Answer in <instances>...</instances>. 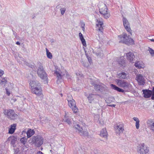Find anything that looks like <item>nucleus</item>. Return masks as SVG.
Returning <instances> with one entry per match:
<instances>
[{"label":"nucleus","mask_w":154,"mask_h":154,"mask_svg":"<svg viewBox=\"0 0 154 154\" xmlns=\"http://www.w3.org/2000/svg\"><path fill=\"white\" fill-rule=\"evenodd\" d=\"M74 128L77 130L80 133V135H83L84 136H88V133L87 131L82 132V128L80 127V126L78 124H77L75 125H74Z\"/></svg>","instance_id":"nucleus-13"},{"label":"nucleus","mask_w":154,"mask_h":154,"mask_svg":"<svg viewBox=\"0 0 154 154\" xmlns=\"http://www.w3.org/2000/svg\"><path fill=\"white\" fill-rule=\"evenodd\" d=\"M4 71L0 69V77L2 76L4 74Z\"/></svg>","instance_id":"nucleus-45"},{"label":"nucleus","mask_w":154,"mask_h":154,"mask_svg":"<svg viewBox=\"0 0 154 154\" xmlns=\"http://www.w3.org/2000/svg\"><path fill=\"white\" fill-rule=\"evenodd\" d=\"M127 59L130 61H132L135 57L134 54L131 52H129L126 54Z\"/></svg>","instance_id":"nucleus-20"},{"label":"nucleus","mask_w":154,"mask_h":154,"mask_svg":"<svg viewBox=\"0 0 154 154\" xmlns=\"http://www.w3.org/2000/svg\"><path fill=\"white\" fill-rule=\"evenodd\" d=\"M152 91V94L151 97V99L152 100H154V86L153 87Z\"/></svg>","instance_id":"nucleus-39"},{"label":"nucleus","mask_w":154,"mask_h":154,"mask_svg":"<svg viewBox=\"0 0 154 154\" xmlns=\"http://www.w3.org/2000/svg\"><path fill=\"white\" fill-rule=\"evenodd\" d=\"M76 74L77 75H79V76L81 77L83 75L80 72H77L76 73Z\"/></svg>","instance_id":"nucleus-46"},{"label":"nucleus","mask_w":154,"mask_h":154,"mask_svg":"<svg viewBox=\"0 0 154 154\" xmlns=\"http://www.w3.org/2000/svg\"><path fill=\"white\" fill-rule=\"evenodd\" d=\"M4 114L8 117L11 119L14 120L16 119L17 115L15 113L14 110L12 109H5L4 110Z\"/></svg>","instance_id":"nucleus-5"},{"label":"nucleus","mask_w":154,"mask_h":154,"mask_svg":"<svg viewBox=\"0 0 154 154\" xmlns=\"http://www.w3.org/2000/svg\"><path fill=\"white\" fill-rule=\"evenodd\" d=\"M50 151L51 152H52V150H50Z\"/></svg>","instance_id":"nucleus-55"},{"label":"nucleus","mask_w":154,"mask_h":154,"mask_svg":"<svg viewBox=\"0 0 154 154\" xmlns=\"http://www.w3.org/2000/svg\"><path fill=\"white\" fill-rule=\"evenodd\" d=\"M26 132L25 131H23L22 133V134H26Z\"/></svg>","instance_id":"nucleus-54"},{"label":"nucleus","mask_w":154,"mask_h":154,"mask_svg":"<svg viewBox=\"0 0 154 154\" xmlns=\"http://www.w3.org/2000/svg\"><path fill=\"white\" fill-rule=\"evenodd\" d=\"M29 67L32 68L33 70H35V69H34V66H33L30 65L29 64Z\"/></svg>","instance_id":"nucleus-48"},{"label":"nucleus","mask_w":154,"mask_h":154,"mask_svg":"<svg viewBox=\"0 0 154 154\" xmlns=\"http://www.w3.org/2000/svg\"><path fill=\"white\" fill-rule=\"evenodd\" d=\"M119 42L128 44L130 41L129 38L127 35L125 33H123L122 35L119 36Z\"/></svg>","instance_id":"nucleus-7"},{"label":"nucleus","mask_w":154,"mask_h":154,"mask_svg":"<svg viewBox=\"0 0 154 154\" xmlns=\"http://www.w3.org/2000/svg\"><path fill=\"white\" fill-rule=\"evenodd\" d=\"M54 73L56 74L57 76V82L58 83V81L62 79V75L60 72H58L57 70H56L54 72Z\"/></svg>","instance_id":"nucleus-29"},{"label":"nucleus","mask_w":154,"mask_h":154,"mask_svg":"<svg viewBox=\"0 0 154 154\" xmlns=\"http://www.w3.org/2000/svg\"><path fill=\"white\" fill-rule=\"evenodd\" d=\"M150 40L151 42H154V39H150Z\"/></svg>","instance_id":"nucleus-53"},{"label":"nucleus","mask_w":154,"mask_h":154,"mask_svg":"<svg viewBox=\"0 0 154 154\" xmlns=\"http://www.w3.org/2000/svg\"><path fill=\"white\" fill-rule=\"evenodd\" d=\"M63 120L65 122H66L69 125H70L71 124L70 119L68 117V116L66 115V114L65 115Z\"/></svg>","instance_id":"nucleus-31"},{"label":"nucleus","mask_w":154,"mask_h":154,"mask_svg":"<svg viewBox=\"0 0 154 154\" xmlns=\"http://www.w3.org/2000/svg\"><path fill=\"white\" fill-rule=\"evenodd\" d=\"M148 51H149L151 55L152 56H154V50L151 48H149Z\"/></svg>","instance_id":"nucleus-36"},{"label":"nucleus","mask_w":154,"mask_h":154,"mask_svg":"<svg viewBox=\"0 0 154 154\" xmlns=\"http://www.w3.org/2000/svg\"><path fill=\"white\" fill-rule=\"evenodd\" d=\"M96 91H102L104 89V87L102 85H99L97 84H94L93 85Z\"/></svg>","instance_id":"nucleus-17"},{"label":"nucleus","mask_w":154,"mask_h":154,"mask_svg":"<svg viewBox=\"0 0 154 154\" xmlns=\"http://www.w3.org/2000/svg\"><path fill=\"white\" fill-rule=\"evenodd\" d=\"M68 103L69 106L72 109L73 112L74 113L77 112L78 109L76 106L75 100H72V101H69Z\"/></svg>","instance_id":"nucleus-12"},{"label":"nucleus","mask_w":154,"mask_h":154,"mask_svg":"<svg viewBox=\"0 0 154 154\" xmlns=\"http://www.w3.org/2000/svg\"><path fill=\"white\" fill-rule=\"evenodd\" d=\"M6 93L8 96H9L10 94V92L8 89L6 88Z\"/></svg>","instance_id":"nucleus-43"},{"label":"nucleus","mask_w":154,"mask_h":154,"mask_svg":"<svg viewBox=\"0 0 154 154\" xmlns=\"http://www.w3.org/2000/svg\"><path fill=\"white\" fill-rule=\"evenodd\" d=\"M35 133V131L31 129H29L26 134L27 138H29L32 137Z\"/></svg>","instance_id":"nucleus-24"},{"label":"nucleus","mask_w":154,"mask_h":154,"mask_svg":"<svg viewBox=\"0 0 154 154\" xmlns=\"http://www.w3.org/2000/svg\"><path fill=\"white\" fill-rule=\"evenodd\" d=\"M37 74L38 76L42 79L46 80L47 79V74L44 70L43 66L40 65L38 67L37 71Z\"/></svg>","instance_id":"nucleus-4"},{"label":"nucleus","mask_w":154,"mask_h":154,"mask_svg":"<svg viewBox=\"0 0 154 154\" xmlns=\"http://www.w3.org/2000/svg\"><path fill=\"white\" fill-rule=\"evenodd\" d=\"M111 86L113 89L119 92H123L124 91L123 90L121 89L113 84H111Z\"/></svg>","instance_id":"nucleus-26"},{"label":"nucleus","mask_w":154,"mask_h":154,"mask_svg":"<svg viewBox=\"0 0 154 154\" xmlns=\"http://www.w3.org/2000/svg\"><path fill=\"white\" fill-rule=\"evenodd\" d=\"M118 75L119 78L122 79H127L128 76V74L124 72L118 73Z\"/></svg>","instance_id":"nucleus-21"},{"label":"nucleus","mask_w":154,"mask_h":154,"mask_svg":"<svg viewBox=\"0 0 154 154\" xmlns=\"http://www.w3.org/2000/svg\"><path fill=\"white\" fill-rule=\"evenodd\" d=\"M79 37L80 38V39L82 42V43L83 45L84 46H86V43L85 41V40L84 38L83 37V35L80 32L79 34Z\"/></svg>","instance_id":"nucleus-27"},{"label":"nucleus","mask_w":154,"mask_h":154,"mask_svg":"<svg viewBox=\"0 0 154 154\" xmlns=\"http://www.w3.org/2000/svg\"><path fill=\"white\" fill-rule=\"evenodd\" d=\"M85 25V24L84 23H83L82 24V30L83 31L85 30V28H84Z\"/></svg>","instance_id":"nucleus-47"},{"label":"nucleus","mask_w":154,"mask_h":154,"mask_svg":"<svg viewBox=\"0 0 154 154\" xmlns=\"http://www.w3.org/2000/svg\"><path fill=\"white\" fill-rule=\"evenodd\" d=\"M9 140H11V143L14 145L17 140V139L14 137H11L9 138Z\"/></svg>","instance_id":"nucleus-33"},{"label":"nucleus","mask_w":154,"mask_h":154,"mask_svg":"<svg viewBox=\"0 0 154 154\" xmlns=\"http://www.w3.org/2000/svg\"><path fill=\"white\" fill-rule=\"evenodd\" d=\"M122 21L125 29L128 32H129L131 34V30L130 27V23H129L128 20L126 18L123 17Z\"/></svg>","instance_id":"nucleus-10"},{"label":"nucleus","mask_w":154,"mask_h":154,"mask_svg":"<svg viewBox=\"0 0 154 154\" xmlns=\"http://www.w3.org/2000/svg\"><path fill=\"white\" fill-rule=\"evenodd\" d=\"M27 139L25 137H22L20 139V141L21 143L23 145H25L26 143Z\"/></svg>","instance_id":"nucleus-32"},{"label":"nucleus","mask_w":154,"mask_h":154,"mask_svg":"<svg viewBox=\"0 0 154 154\" xmlns=\"http://www.w3.org/2000/svg\"><path fill=\"white\" fill-rule=\"evenodd\" d=\"M66 77L68 79H70V76L69 75V73L67 72H66Z\"/></svg>","instance_id":"nucleus-41"},{"label":"nucleus","mask_w":154,"mask_h":154,"mask_svg":"<svg viewBox=\"0 0 154 154\" xmlns=\"http://www.w3.org/2000/svg\"><path fill=\"white\" fill-rule=\"evenodd\" d=\"M32 142L37 147H40L43 143L44 139L40 135L33 136L31 138Z\"/></svg>","instance_id":"nucleus-2"},{"label":"nucleus","mask_w":154,"mask_h":154,"mask_svg":"<svg viewBox=\"0 0 154 154\" xmlns=\"http://www.w3.org/2000/svg\"><path fill=\"white\" fill-rule=\"evenodd\" d=\"M12 100H13L14 102H15L16 101V99H13Z\"/></svg>","instance_id":"nucleus-52"},{"label":"nucleus","mask_w":154,"mask_h":154,"mask_svg":"<svg viewBox=\"0 0 154 154\" xmlns=\"http://www.w3.org/2000/svg\"><path fill=\"white\" fill-rule=\"evenodd\" d=\"M134 66L136 67L138 69L143 68L144 66L143 65V63L142 62L140 61H137L135 62L134 64Z\"/></svg>","instance_id":"nucleus-22"},{"label":"nucleus","mask_w":154,"mask_h":154,"mask_svg":"<svg viewBox=\"0 0 154 154\" xmlns=\"http://www.w3.org/2000/svg\"><path fill=\"white\" fill-rule=\"evenodd\" d=\"M116 82L119 86L122 87L124 89L131 87V85L128 83L124 80L120 79H116L115 80Z\"/></svg>","instance_id":"nucleus-6"},{"label":"nucleus","mask_w":154,"mask_h":154,"mask_svg":"<svg viewBox=\"0 0 154 154\" xmlns=\"http://www.w3.org/2000/svg\"><path fill=\"white\" fill-rule=\"evenodd\" d=\"M32 92L38 96H40L42 94V89L41 85H39L32 88Z\"/></svg>","instance_id":"nucleus-8"},{"label":"nucleus","mask_w":154,"mask_h":154,"mask_svg":"<svg viewBox=\"0 0 154 154\" xmlns=\"http://www.w3.org/2000/svg\"><path fill=\"white\" fill-rule=\"evenodd\" d=\"M7 78H2L1 79L0 84L1 85L5 86L7 82Z\"/></svg>","instance_id":"nucleus-30"},{"label":"nucleus","mask_w":154,"mask_h":154,"mask_svg":"<svg viewBox=\"0 0 154 154\" xmlns=\"http://www.w3.org/2000/svg\"><path fill=\"white\" fill-rule=\"evenodd\" d=\"M99 12L102 16L105 19H108L110 16L109 12L108 10L106 5L103 3H101L99 5Z\"/></svg>","instance_id":"nucleus-1"},{"label":"nucleus","mask_w":154,"mask_h":154,"mask_svg":"<svg viewBox=\"0 0 154 154\" xmlns=\"http://www.w3.org/2000/svg\"><path fill=\"white\" fill-rule=\"evenodd\" d=\"M139 122H136V124H135L136 127V128L137 129H138L139 128V125H140Z\"/></svg>","instance_id":"nucleus-40"},{"label":"nucleus","mask_w":154,"mask_h":154,"mask_svg":"<svg viewBox=\"0 0 154 154\" xmlns=\"http://www.w3.org/2000/svg\"><path fill=\"white\" fill-rule=\"evenodd\" d=\"M36 154H43V153L41 151L38 152Z\"/></svg>","instance_id":"nucleus-50"},{"label":"nucleus","mask_w":154,"mask_h":154,"mask_svg":"<svg viewBox=\"0 0 154 154\" xmlns=\"http://www.w3.org/2000/svg\"><path fill=\"white\" fill-rule=\"evenodd\" d=\"M97 23L96 24V28L97 30L99 32L102 33L103 31V23L102 21H101L100 20L97 19Z\"/></svg>","instance_id":"nucleus-14"},{"label":"nucleus","mask_w":154,"mask_h":154,"mask_svg":"<svg viewBox=\"0 0 154 154\" xmlns=\"http://www.w3.org/2000/svg\"><path fill=\"white\" fill-rule=\"evenodd\" d=\"M108 106H110V107H115V106H116V105H115V104L109 105H108Z\"/></svg>","instance_id":"nucleus-49"},{"label":"nucleus","mask_w":154,"mask_h":154,"mask_svg":"<svg viewBox=\"0 0 154 154\" xmlns=\"http://www.w3.org/2000/svg\"><path fill=\"white\" fill-rule=\"evenodd\" d=\"M46 50L47 57L49 59H51L52 57V54L50 53V52H49L47 48H46Z\"/></svg>","instance_id":"nucleus-34"},{"label":"nucleus","mask_w":154,"mask_h":154,"mask_svg":"<svg viewBox=\"0 0 154 154\" xmlns=\"http://www.w3.org/2000/svg\"><path fill=\"white\" fill-rule=\"evenodd\" d=\"M97 96V95L96 94H91L87 96L89 102L92 103V101L96 98Z\"/></svg>","instance_id":"nucleus-16"},{"label":"nucleus","mask_w":154,"mask_h":154,"mask_svg":"<svg viewBox=\"0 0 154 154\" xmlns=\"http://www.w3.org/2000/svg\"><path fill=\"white\" fill-rule=\"evenodd\" d=\"M97 56H98V55H99V54H97Z\"/></svg>","instance_id":"nucleus-56"},{"label":"nucleus","mask_w":154,"mask_h":154,"mask_svg":"<svg viewBox=\"0 0 154 154\" xmlns=\"http://www.w3.org/2000/svg\"><path fill=\"white\" fill-rule=\"evenodd\" d=\"M137 151L140 154H146L149 152V148L144 143H141L138 146Z\"/></svg>","instance_id":"nucleus-3"},{"label":"nucleus","mask_w":154,"mask_h":154,"mask_svg":"<svg viewBox=\"0 0 154 154\" xmlns=\"http://www.w3.org/2000/svg\"><path fill=\"white\" fill-rule=\"evenodd\" d=\"M136 79L137 81L138 84L140 85H143L145 83L146 80L144 77L141 74L137 75Z\"/></svg>","instance_id":"nucleus-11"},{"label":"nucleus","mask_w":154,"mask_h":154,"mask_svg":"<svg viewBox=\"0 0 154 154\" xmlns=\"http://www.w3.org/2000/svg\"><path fill=\"white\" fill-rule=\"evenodd\" d=\"M16 44L17 45H20V43L19 42H16Z\"/></svg>","instance_id":"nucleus-51"},{"label":"nucleus","mask_w":154,"mask_h":154,"mask_svg":"<svg viewBox=\"0 0 154 154\" xmlns=\"http://www.w3.org/2000/svg\"><path fill=\"white\" fill-rule=\"evenodd\" d=\"M87 59L88 60V61L89 63H91V57H88V56L87 57Z\"/></svg>","instance_id":"nucleus-44"},{"label":"nucleus","mask_w":154,"mask_h":154,"mask_svg":"<svg viewBox=\"0 0 154 154\" xmlns=\"http://www.w3.org/2000/svg\"><path fill=\"white\" fill-rule=\"evenodd\" d=\"M117 62L121 66H125V62L124 60V57L123 56L119 58L117 60Z\"/></svg>","instance_id":"nucleus-18"},{"label":"nucleus","mask_w":154,"mask_h":154,"mask_svg":"<svg viewBox=\"0 0 154 154\" xmlns=\"http://www.w3.org/2000/svg\"><path fill=\"white\" fill-rule=\"evenodd\" d=\"M114 100V98L113 97H109L108 99L106 100V101L107 103H111Z\"/></svg>","instance_id":"nucleus-37"},{"label":"nucleus","mask_w":154,"mask_h":154,"mask_svg":"<svg viewBox=\"0 0 154 154\" xmlns=\"http://www.w3.org/2000/svg\"><path fill=\"white\" fill-rule=\"evenodd\" d=\"M16 125L15 124H14L11 125V128L9 129V133L11 134H13L16 129Z\"/></svg>","instance_id":"nucleus-25"},{"label":"nucleus","mask_w":154,"mask_h":154,"mask_svg":"<svg viewBox=\"0 0 154 154\" xmlns=\"http://www.w3.org/2000/svg\"><path fill=\"white\" fill-rule=\"evenodd\" d=\"M133 119L134 121H136V122H140V121L139 119L137 117H134L133 118Z\"/></svg>","instance_id":"nucleus-42"},{"label":"nucleus","mask_w":154,"mask_h":154,"mask_svg":"<svg viewBox=\"0 0 154 154\" xmlns=\"http://www.w3.org/2000/svg\"><path fill=\"white\" fill-rule=\"evenodd\" d=\"M61 8L60 9V13L62 15H63L64 14L65 12L66 11V8L65 7L63 8L60 7Z\"/></svg>","instance_id":"nucleus-35"},{"label":"nucleus","mask_w":154,"mask_h":154,"mask_svg":"<svg viewBox=\"0 0 154 154\" xmlns=\"http://www.w3.org/2000/svg\"><path fill=\"white\" fill-rule=\"evenodd\" d=\"M116 133L120 134L121 133H122L124 130V124L122 122L117 124L116 126L115 127Z\"/></svg>","instance_id":"nucleus-9"},{"label":"nucleus","mask_w":154,"mask_h":154,"mask_svg":"<svg viewBox=\"0 0 154 154\" xmlns=\"http://www.w3.org/2000/svg\"><path fill=\"white\" fill-rule=\"evenodd\" d=\"M67 99L68 102H69V101H72V100H74L73 99L72 96L70 94L68 95Z\"/></svg>","instance_id":"nucleus-38"},{"label":"nucleus","mask_w":154,"mask_h":154,"mask_svg":"<svg viewBox=\"0 0 154 154\" xmlns=\"http://www.w3.org/2000/svg\"><path fill=\"white\" fill-rule=\"evenodd\" d=\"M143 96L146 98H148L152 96V90L149 89H143L142 90Z\"/></svg>","instance_id":"nucleus-15"},{"label":"nucleus","mask_w":154,"mask_h":154,"mask_svg":"<svg viewBox=\"0 0 154 154\" xmlns=\"http://www.w3.org/2000/svg\"><path fill=\"white\" fill-rule=\"evenodd\" d=\"M147 124L150 130L154 132V122L151 120H149L147 122Z\"/></svg>","instance_id":"nucleus-19"},{"label":"nucleus","mask_w":154,"mask_h":154,"mask_svg":"<svg viewBox=\"0 0 154 154\" xmlns=\"http://www.w3.org/2000/svg\"><path fill=\"white\" fill-rule=\"evenodd\" d=\"M107 135V132L106 128H103L101 131L100 135L101 136L106 138Z\"/></svg>","instance_id":"nucleus-28"},{"label":"nucleus","mask_w":154,"mask_h":154,"mask_svg":"<svg viewBox=\"0 0 154 154\" xmlns=\"http://www.w3.org/2000/svg\"><path fill=\"white\" fill-rule=\"evenodd\" d=\"M131 40H132L133 41V39H131Z\"/></svg>","instance_id":"nucleus-57"},{"label":"nucleus","mask_w":154,"mask_h":154,"mask_svg":"<svg viewBox=\"0 0 154 154\" xmlns=\"http://www.w3.org/2000/svg\"><path fill=\"white\" fill-rule=\"evenodd\" d=\"M29 84L32 88H33V87L37 86V85L38 86L40 85V84L38 81H36L35 80L31 81Z\"/></svg>","instance_id":"nucleus-23"}]
</instances>
